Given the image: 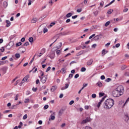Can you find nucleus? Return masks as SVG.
Here are the masks:
<instances>
[{"mask_svg": "<svg viewBox=\"0 0 129 129\" xmlns=\"http://www.w3.org/2000/svg\"><path fill=\"white\" fill-rule=\"evenodd\" d=\"M105 82H110V81H111V79L110 78H108L107 79L105 80Z\"/></svg>", "mask_w": 129, "mask_h": 129, "instance_id": "nucleus-27", "label": "nucleus"}, {"mask_svg": "<svg viewBox=\"0 0 129 129\" xmlns=\"http://www.w3.org/2000/svg\"><path fill=\"white\" fill-rule=\"evenodd\" d=\"M78 77H79V74H76L75 76V78L77 79L78 78Z\"/></svg>", "mask_w": 129, "mask_h": 129, "instance_id": "nucleus-54", "label": "nucleus"}, {"mask_svg": "<svg viewBox=\"0 0 129 129\" xmlns=\"http://www.w3.org/2000/svg\"><path fill=\"white\" fill-rule=\"evenodd\" d=\"M15 57L16 58H20V57H21V55L20 54V53H16L15 54Z\"/></svg>", "mask_w": 129, "mask_h": 129, "instance_id": "nucleus-25", "label": "nucleus"}, {"mask_svg": "<svg viewBox=\"0 0 129 129\" xmlns=\"http://www.w3.org/2000/svg\"><path fill=\"white\" fill-rule=\"evenodd\" d=\"M95 34H93V35H92L91 36L89 37V39H92V38H93V37H95Z\"/></svg>", "mask_w": 129, "mask_h": 129, "instance_id": "nucleus-44", "label": "nucleus"}, {"mask_svg": "<svg viewBox=\"0 0 129 129\" xmlns=\"http://www.w3.org/2000/svg\"><path fill=\"white\" fill-rule=\"evenodd\" d=\"M63 112H64V110L60 109L58 112V116H61L63 114Z\"/></svg>", "mask_w": 129, "mask_h": 129, "instance_id": "nucleus-9", "label": "nucleus"}, {"mask_svg": "<svg viewBox=\"0 0 129 129\" xmlns=\"http://www.w3.org/2000/svg\"><path fill=\"white\" fill-rule=\"evenodd\" d=\"M94 38L95 41H98V40H99V38L98 37V36L96 37V36H95Z\"/></svg>", "mask_w": 129, "mask_h": 129, "instance_id": "nucleus-52", "label": "nucleus"}, {"mask_svg": "<svg viewBox=\"0 0 129 129\" xmlns=\"http://www.w3.org/2000/svg\"><path fill=\"white\" fill-rule=\"evenodd\" d=\"M38 33H39V34H40V35H41V34H42V31L40 30V28H38Z\"/></svg>", "mask_w": 129, "mask_h": 129, "instance_id": "nucleus-60", "label": "nucleus"}, {"mask_svg": "<svg viewBox=\"0 0 129 129\" xmlns=\"http://www.w3.org/2000/svg\"><path fill=\"white\" fill-rule=\"evenodd\" d=\"M32 90H33V91H34V92H36V91H37V90H38V88L33 87L32 88Z\"/></svg>", "mask_w": 129, "mask_h": 129, "instance_id": "nucleus-37", "label": "nucleus"}, {"mask_svg": "<svg viewBox=\"0 0 129 129\" xmlns=\"http://www.w3.org/2000/svg\"><path fill=\"white\" fill-rule=\"evenodd\" d=\"M29 77H30L29 75H27L24 78V79L22 81V83H24V82H26L28 79H29Z\"/></svg>", "mask_w": 129, "mask_h": 129, "instance_id": "nucleus-7", "label": "nucleus"}, {"mask_svg": "<svg viewBox=\"0 0 129 129\" xmlns=\"http://www.w3.org/2000/svg\"><path fill=\"white\" fill-rule=\"evenodd\" d=\"M96 46H97L96 44H94L92 45V48H96Z\"/></svg>", "mask_w": 129, "mask_h": 129, "instance_id": "nucleus-61", "label": "nucleus"}, {"mask_svg": "<svg viewBox=\"0 0 129 129\" xmlns=\"http://www.w3.org/2000/svg\"><path fill=\"white\" fill-rule=\"evenodd\" d=\"M26 40V39L24 37H23L21 39V42H25V40Z\"/></svg>", "mask_w": 129, "mask_h": 129, "instance_id": "nucleus-62", "label": "nucleus"}, {"mask_svg": "<svg viewBox=\"0 0 129 129\" xmlns=\"http://www.w3.org/2000/svg\"><path fill=\"white\" fill-rule=\"evenodd\" d=\"M112 12H113V10L109 9V10H108L107 14H108V15H110L112 13Z\"/></svg>", "mask_w": 129, "mask_h": 129, "instance_id": "nucleus-16", "label": "nucleus"}, {"mask_svg": "<svg viewBox=\"0 0 129 129\" xmlns=\"http://www.w3.org/2000/svg\"><path fill=\"white\" fill-rule=\"evenodd\" d=\"M102 36H103V35L101 34L96 35V37H98V38H99V39H101V38H102Z\"/></svg>", "mask_w": 129, "mask_h": 129, "instance_id": "nucleus-29", "label": "nucleus"}, {"mask_svg": "<svg viewBox=\"0 0 129 129\" xmlns=\"http://www.w3.org/2000/svg\"><path fill=\"white\" fill-rule=\"evenodd\" d=\"M61 73L62 74H65V73L66 72V69L65 68H62L60 71Z\"/></svg>", "mask_w": 129, "mask_h": 129, "instance_id": "nucleus-12", "label": "nucleus"}, {"mask_svg": "<svg viewBox=\"0 0 129 129\" xmlns=\"http://www.w3.org/2000/svg\"><path fill=\"white\" fill-rule=\"evenodd\" d=\"M8 58V56H5L2 58V60H6V59H7Z\"/></svg>", "mask_w": 129, "mask_h": 129, "instance_id": "nucleus-63", "label": "nucleus"}, {"mask_svg": "<svg viewBox=\"0 0 129 129\" xmlns=\"http://www.w3.org/2000/svg\"><path fill=\"white\" fill-rule=\"evenodd\" d=\"M3 72V74H6V73H7V70L5 69H2Z\"/></svg>", "mask_w": 129, "mask_h": 129, "instance_id": "nucleus-42", "label": "nucleus"}, {"mask_svg": "<svg viewBox=\"0 0 129 129\" xmlns=\"http://www.w3.org/2000/svg\"><path fill=\"white\" fill-rule=\"evenodd\" d=\"M56 54H57V55H59V54H60V53H61V51H60V50H57L56 51Z\"/></svg>", "mask_w": 129, "mask_h": 129, "instance_id": "nucleus-56", "label": "nucleus"}, {"mask_svg": "<svg viewBox=\"0 0 129 129\" xmlns=\"http://www.w3.org/2000/svg\"><path fill=\"white\" fill-rule=\"evenodd\" d=\"M68 87H69V85L68 84H66L64 88H66V89H67V88H68Z\"/></svg>", "mask_w": 129, "mask_h": 129, "instance_id": "nucleus-51", "label": "nucleus"}, {"mask_svg": "<svg viewBox=\"0 0 129 129\" xmlns=\"http://www.w3.org/2000/svg\"><path fill=\"white\" fill-rule=\"evenodd\" d=\"M40 71L41 76V77L44 76V72H43V71Z\"/></svg>", "mask_w": 129, "mask_h": 129, "instance_id": "nucleus-57", "label": "nucleus"}, {"mask_svg": "<svg viewBox=\"0 0 129 129\" xmlns=\"http://www.w3.org/2000/svg\"><path fill=\"white\" fill-rule=\"evenodd\" d=\"M73 103H74V100H72L70 102L69 104H70V105H72V104H73Z\"/></svg>", "mask_w": 129, "mask_h": 129, "instance_id": "nucleus-43", "label": "nucleus"}, {"mask_svg": "<svg viewBox=\"0 0 129 129\" xmlns=\"http://www.w3.org/2000/svg\"><path fill=\"white\" fill-rule=\"evenodd\" d=\"M92 98H96V94H93L92 95Z\"/></svg>", "mask_w": 129, "mask_h": 129, "instance_id": "nucleus-46", "label": "nucleus"}, {"mask_svg": "<svg viewBox=\"0 0 129 129\" xmlns=\"http://www.w3.org/2000/svg\"><path fill=\"white\" fill-rule=\"evenodd\" d=\"M65 126H66V123H63L60 125V127H61L62 128H63V127H65Z\"/></svg>", "mask_w": 129, "mask_h": 129, "instance_id": "nucleus-31", "label": "nucleus"}, {"mask_svg": "<svg viewBox=\"0 0 129 129\" xmlns=\"http://www.w3.org/2000/svg\"><path fill=\"white\" fill-rule=\"evenodd\" d=\"M50 70H51V67H48L46 71V72H48V71H50Z\"/></svg>", "mask_w": 129, "mask_h": 129, "instance_id": "nucleus-41", "label": "nucleus"}, {"mask_svg": "<svg viewBox=\"0 0 129 129\" xmlns=\"http://www.w3.org/2000/svg\"><path fill=\"white\" fill-rule=\"evenodd\" d=\"M108 52V51L106 50L105 49H103L102 51V56H104L105 54H107V53Z\"/></svg>", "mask_w": 129, "mask_h": 129, "instance_id": "nucleus-10", "label": "nucleus"}, {"mask_svg": "<svg viewBox=\"0 0 129 129\" xmlns=\"http://www.w3.org/2000/svg\"><path fill=\"white\" fill-rule=\"evenodd\" d=\"M101 79L102 80H104V79H105V77L104 75H102L101 76Z\"/></svg>", "mask_w": 129, "mask_h": 129, "instance_id": "nucleus-47", "label": "nucleus"}, {"mask_svg": "<svg viewBox=\"0 0 129 129\" xmlns=\"http://www.w3.org/2000/svg\"><path fill=\"white\" fill-rule=\"evenodd\" d=\"M43 32L44 34L47 33V32H48V29L44 28Z\"/></svg>", "mask_w": 129, "mask_h": 129, "instance_id": "nucleus-33", "label": "nucleus"}, {"mask_svg": "<svg viewBox=\"0 0 129 129\" xmlns=\"http://www.w3.org/2000/svg\"><path fill=\"white\" fill-rule=\"evenodd\" d=\"M24 46H29V42H26L24 44Z\"/></svg>", "mask_w": 129, "mask_h": 129, "instance_id": "nucleus-55", "label": "nucleus"}, {"mask_svg": "<svg viewBox=\"0 0 129 129\" xmlns=\"http://www.w3.org/2000/svg\"><path fill=\"white\" fill-rule=\"evenodd\" d=\"M6 27L7 28H8V27H10L11 26V22L9 20H6Z\"/></svg>", "mask_w": 129, "mask_h": 129, "instance_id": "nucleus-11", "label": "nucleus"}, {"mask_svg": "<svg viewBox=\"0 0 129 129\" xmlns=\"http://www.w3.org/2000/svg\"><path fill=\"white\" fill-rule=\"evenodd\" d=\"M29 41L30 43H33V41H34V38H33V37H30L29 38Z\"/></svg>", "mask_w": 129, "mask_h": 129, "instance_id": "nucleus-19", "label": "nucleus"}, {"mask_svg": "<svg viewBox=\"0 0 129 129\" xmlns=\"http://www.w3.org/2000/svg\"><path fill=\"white\" fill-rule=\"evenodd\" d=\"M88 121L86 120V119L85 120H83L82 122H81V124H84V123H87Z\"/></svg>", "mask_w": 129, "mask_h": 129, "instance_id": "nucleus-20", "label": "nucleus"}, {"mask_svg": "<svg viewBox=\"0 0 129 129\" xmlns=\"http://www.w3.org/2000/svg\"><path fill=\"white\" fill-rule=\"evenodd\" d=\"M97 86H98L99 87H102V83H101V82H98L97 83Z\"/></svg>", "mask_w": 129, "mask_h": 129, "instance_id": "nucleus-14", "label": "nucleus"}, {"mask_svg": "<svg viewBox=\"0 0 129 129\" xmlns=\"http://www.w3.org/2000/svg\"><path fill=\"white\" fill-rule=\"evenodd\" d=\"M46 17H47V16L44 15L43 17H41V18H39V20H40V21H42V20H44V18H46Z\"/></svg>", "mask_w": 129, "mask_h": 129, "instance_id": "nucleus-32", "label": "nucleus"}, {"mask_svg": "<svg viewBox=\"0 0 129 129\" xmlns=\"http://www.w3.org/2000/svg\"><path fill=\"white\" fill-rule=\"evenodd\" d=\"M105 97H106V96L103 97L102 99L100 101V102L98 103V104L97 105V107L99 108L100 107V105H101V103H102V102L103 101H104V99H105Z\"/></svg>", "mask_w": 129, "mask_h": 129, "instance_id": "nucleus-5", "label": "nucleus"}, {"mask_svg": "<svg viewBox=\"0 0 129 129\" xmlns=\"http://www.w3.org/2000/svg\"><path fill=\"white\" fill-rule=\"evenodd\" d=\"M21 45H22V42H19L16 43V47H19V46H21Z\"/></svg>", "mask_w": 129, "mask_h": 129, "instance_id": "nucleus-26", "label": "nucleus"}, {"mask_svg": "<svg viewBox=\"0 0 129 129\" xmlns=\"http://www.w3.org/2000/svg\"><path fill=\"white\" fill-rule=\"evenodd\" d=\"M123 86L120 85L117 87L115 90L113 91L112 94L114 97H119V96L123 94Z\"/></svg>", "mask_w": 129, "mask_h": 129, "instance_id": "nucleus-1", "label": "nucleus"}, {"mask_svg": "<svg viewBox=\"0 0 129 129\" xmlns=\"http://www.w3.org/2000/svg\"><path fill=\"white\" fill-rule=\"evenodd\" d=\"M110 24V21H108L105 23V27H107L108 26H109V24Z\"/></svg>", "mask_w": 129, "mask_h": 129, "instance_id": "nucleus-21", "label": "nucleus"}, {"mask_svg": "<svg viewBox=\"0 0 129 129\" xmlns=\"http://www.w3.org/2000/svg\"><path fill=\"white\" fill-rule=\"evenodd\" d=\"M98 13H99V11L97 10V11L94 12L93 14H94V16H95V17H96V16H97L98 15Z\"/></svg>", "mask_w": 129, "mask_h": 129, "instance_id": "nucleus-23", "label": "nucleus"}, {"mask_svg": "<svg viewBox=\"0 0 129 129\" xmlns=\"http://www.w3.org/2000/svg\"><path fill=\"white\" fill-rule=\"evenodd\" d=\"M104 96V93H101V92H100L99 93V97H102V96Z\"/></svg>", "mask_w": 129, "mask_h": 129, "instance_id": "nucleus-24", "label": "nucleus"}, {"mask_svg": "<svg viewBox=\"0 0 129 129\" xmlns=\"http://www.w3.org/2000/svg\"><path fill=\"white\" fill-rule=\"evenodd\" d=\"M68 33L67 32H61L60 33V36H66V35H68Z\"/></svg>", "mask_w": 129, "mask_h": 129, "instance_id": "nucleus-15", "label": "nucleus"}, {"mask_svg": "<svg viewBox=\"0 0 129 129\" xmlns=\"http://www.w3.org/2000/svg\"><path fill=\"white\" fill-rule=\"evenodd\" d=\"M104 104V108L109 109V108H111L113 106L114 101L112 99H108L105 101Z\"/></svg>", "mask_w": 129, "mask_h": 129, "instance_id": "nucleus-2", "label": "nucleus"}, {"mask_svg": "<svg viewBox=\"0 0 129 129\" xmlns=\"http://www.w3.org/2000/svg\"><path fill=\"white\" fill-rule=\"evenodd\" d=\"M104 5V2L103 1H102L100 3V6L102 8V7H103Z\"/></svg>", "mask_w": 129, "mask_h": 129, "instance_id": "nucleus-34", "label": "nucleus"}, {"mask_svg": "<svg viewBox=\"0 0 129 129\" xmlns=\"http://www.w3.org/2000/svg\"><path fill=\"white\" fill-rule=\"evenodd\" d=\"M56 89H57L56 87L52 86V87L51 89V91L54 92V91H55V90H56Z\"/></svg>", "mask_w": 129, "mask_h": 129, "instance_id": "nucleus-18", "label": "nucleus"}, {"mask_svg": "<svg viewBox=\"0 0 129 129\" xmlns=\"http://www.w3.org/2000/svg\"><path fill=\"white\" fill-rule=\"evenodd\" d=\"M44 109H47V108H49V105H45L44 106Z\"/></svg>", "mask_w": 129, "mask_h": 129, "instance_id": "nucleus-40", "label": "nucleus"}, {"mask_svg": "<svg viewBox=\"0 0 129 129\" xmlns=\"http://www.w3.org/2000/svg\"><path fill=\"white\" fill-rule=\"evenodd\" d=\"M35 56H36V55H35L32 58V59H31V60L30 61L29 64H32V63H33V61H34V60H35Z\"/></svg>", "mask_w": 129, "mask_h": 129, "instance_id": "nucleus-30", "label": "nucleus"}, {"mask_svg": "<svg viewBox=\"0 0 129 129\" xmlns=\"http://www.w3.org/2000/svg\"><path fill=\"white\" fill-rule=\"evenodd\" d=\"M77 17H78V16L77 15H75V16H72V19H76V18H77Z\"/></svg>", "mask_w": 129, "mask_h": 129, "instance_id": "nucleus-64", "label": "nucleus"}, {"mask_svg": "<svg viewBox=\"0 0 129 129\" xmlns=\"http://www.w3.org/2000/svg\"><path fill=\"white\" fill-rule=\"evenodd\" d=\"M4 8H7L8 7V3H7V2H5L4 3Z\"/></svg>", "mask_w": 129, "mask_h": 129, "instance_id": "nucleus-35", "label": "nucleus"}, {"mask_svg": "<svg viewBox=\"0 0 129 129\" xmlns=\"http://www.w3.org/2000/svg\"><path fill=\"white\" fill-rule=\"evenodd\" d=\"M28 6H31L32 5V0H28Z\"/></svg>", "mask_w": 129, "mask_h": 129, "instance_id": "nucleus-53", "label": "nucleus"}, {"mask_svg": "<svg viewBox=\"0 0 129 129\" xmlns=\"http://www.w3.org/2000/svg\"><path fill=\"white\" fill-rule=\"evenodd\" d=\"M86 120L87 121H88V122L90 121V117H87L86 119Z\"/></svg>", "mask_w": 129, "mask_h": 129, "instance_id": "nucleus-48", "label": "nucleus"}, {"mask_svg": "<svg viewBox=\"0 0 129 129\" xmlns=\"http://www.w3.org/2000/svg\"><path fill=\"white\" fill-rule=\"evenodd\" d=\"M92 63H93V59H91L87 61V64L88 65V66H90Z\"/></svg>", "mask_w": 129, "mask_h": 129, "instance_id": "nucleus-8", "label": "nucleus"}, {"mask_svg": "<svg viewBox=\"0 0 129 129\" xmlns=\"http://www.w3.org/2000/svg\"><path fill=\"white\" fill-rule=\"evenodd\" d=\"M55 22H52L50 24V27H53V25H55Z\"/></svg>", "mask_w": 129, "mask_h": 129, "instance_id": "nucleus-59", "label": "nucleus"}, {"mask_svg": "<svg viewBox=\"0 0 129 129\" xmlns=\"http://www.w3.org/2000/svg\"><path fill=\"white\" fill-rule=\"evenodd\" d=\"M1 52H5V47H2V48L0 49Z\"/></svg>", "mask_w": 129, "mask_h": 129, "instance_id": "nucleus-50", "label": "nucleus"}, {"mask_svg": "<svg viewBox=\"0 0 129 129\" xmlns=\"http://www.w3.org/2000/svg\"><path fill=\"white\" fill-rule=\"evenodd\" d=\"M124 117L125 121H126V122H127L129 120L128 114H127V113H125L124 115Z\"/></svg>", "mask_w": 129, "mask_h": 129, "instance_id": "nucleus-6", "label": "nucleus"}, {"mask_svg": "<svg viewBox=\"0 0 129 129\" xmlns=\"http://www.w3.org/2000/svg\"><path fill=\"white\" fill-rule=\"evenodd\" d=\"M37 22V19L36 18H33L32 20V24H35V23H36Z\"/></svg>", "mask_w": 129, "mask_h": 129, "instance_id": "nucleus-22", "label": "nucleus"}, {"mask_svg": "<svg viewBox=\"0 0 129 129\" xmlns=\"http://www.w3.org/2000/svg\"><path fill=\"white\" fill-rule=\"evenodd\" d=\"M55 119V116L51 115L49 118V120H54Z\"/></svg>", "mask_w": 129, "mask_h": 129, "instance_id": "nucleus-13", "label": "nucleus"}, {"mask_svg": "<svg viewBox=\"0 0 129 129\" xmlns=\"http://www.w3.org/2000/svg\"><path fill=\"white\" fill-rule=\"evenodd\" d=\"M72 16V13H69L66 15L67 18H70Z\"/></svg>", "mask_w": 129, "mask_h": 129, "instance_id": "nucleus-17", "label": "nucleus"}, {"mask_svg": "<svg viewBox=\"0 0 129 129\" xmlns=\"http://www.w3.org/2000/svg\"><path fill=\"white\" fill-rule=\"evenodd\" d=\"M86 71V68L83 67L81 68V72H85Z\"/></svg>", "mask_w": 129, "mask_h": 129, "instance_id": "nucleus-28", "label": "nucleus"}, {"mask_svg": "<svg viewBox=\"0 0 129 129\" xmlns=\"http://www.w3.org/2000/svg\"><path fill=\"white\" fill-rule=\"evenodd\" d=\"M77 13H81V12H82V9H78L77 10Z\"/></svg>", "mask_w": 129, "mask_h": 129, "instance_id": "nucleus-45", "label": "nucleus"}, {"mask_svg": "<svg viewBox=\"0 0 129 129\" xmlns=\"http://www.w3.org/2000/svg\"><path fill=\"white\" fill-rule=\"evenodd\" d=\"M62 47V42L60 43V45L56 47L57 49H60Z\"/></svg>", "mask_w": 129, "mask_h": 129, "instance_id": "nucleus-38", "label": "nucleus"}, {"mask_svg": "<svg viewBox=\"0 0 129 129\" xmlns=\"http://www.w3.org/2000/svg\"><path fill=\"white\" fill-rule=\"evenodd\" d=\"M27 118H28V115L26 114L25 115H24L23 117V119H27Z\"/></svg>", "mask_w": 129, "mask_h": 129, "instance_id": "nucleus-36", "label": "nucleus"}, {"mask_svg": "<svg viewBox=\"0 0 129 129\" xmlns=\"http://www.w3.org/2000/svg\"><path fill=\"white\" fill-rule=\"evenodd\" d=\"M29 100H30L29 99H26L24 101L25 103H28L29 102Z\"/></svg>", "mask_w": 129, "mask_h": 129, "instance_id": "nucleus-49", "label": "nucleus"}, {"mask_svg": "<svg viewBox=\"0 0 129 129\" xmlns=\"http://www.w3.org/2000/svg\"><path fill=\"white\" fill-rule=\"evenodd\" d=\"M14 42L13 41H10L8 45H7L6 46V49H7L8 50H10V49H11L12 48V47H13V46H14Z\"/></svg>", "mask_w": 129, "mask_h": 129, "instance_id": "nucleus-3", "label": "nucleus"}, {"mask_svg": "<svg viewBox=\"0 0 129 129\" xmlns=\"http://www.w3.org/2000/svg\"><path fill=\"white\" fill-rule=\"evenodd\" d=\"M125 68H126V66H123L121 67V69L122 70H124V69H125Z\"/></svg>", "mask_w": 129, "mask_h": 129, "instance_id": "nucleus-58", "label": "nucleus"}, {"mask_svg": "<svg viewBox=\"0 0 129 129\" xmlns=\"http://www.w3.org/2000/svg\"><path fill=\"white\" fill-rule=\"evenodd\" d=\"M39 78H40V81L42 82V83H45L46 81H47V78H46V77H39Z\"/></svg>", "mask_w": 129, "mask_h": 129, "instance_id": "nucleus-4", "label": "nucleus"}, {"mask_svg": "<svg viewBox=\"0 0 129 129\" xmlns=\"http://www.w3.org/2000/svg\"><path fill=\"white\" fill-rule=\"evenodd\" d=\"M16 107H17V105H14L12 106L11 109H16Z\"/></svg>", "mask_w": 129, "mask_h": 129, "instance_id": "nucleus-39", "label": "nucleus"}]
</instances>
